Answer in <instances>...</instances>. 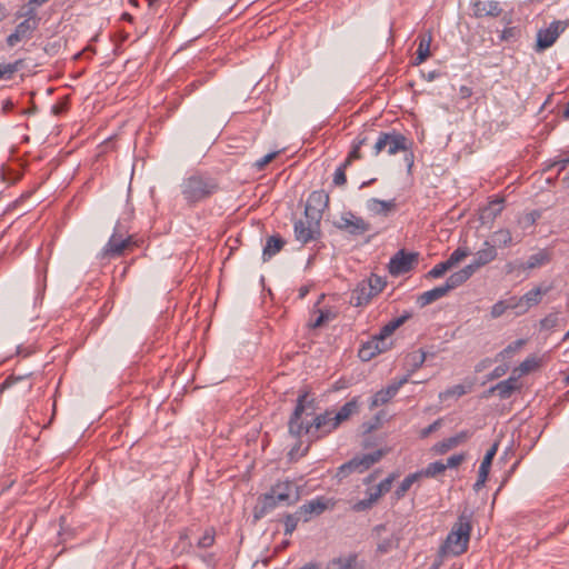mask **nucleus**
<instances>
[{
  "mask_svg": "<svg viewBox=\"0 0 569 569\" xmlns=\"http://www.w3.org/2000/svg\"><path fill=\"white\" fill-rule=\"evenodd\" d=\"M326 415H316L315 399L308 392L299 395L295 409L288 421L289 435L296 439L306 436L313 442L330 433Z\"/></svg>",
  "mask_w": 569,
  "mask_h": 569,
  "instance_id": "nucleus-1",
  "label": "nucleus"
},
{
  "mask_svg": "<svg viewBox=\"0 0 569 569\" xmlns=\"http://www.w3.org/2000/svg\"><path fill=\"white\" fill-rule=\"evenodd\" d=\"M300 487L293 480H278L268 492L258 498L253 518L259 520L278 506H293L300 500Z\"/></svg>",
  "mask_w": 569,
  "mask_h": 569,
  "instance_id": "nucleus-2",
  "label": "nucleus"
},
{
  "mask_svg": "<svg viewBox=\"0 0 569 569\" xmlns=\"http://www.w3.org/2000/svg\"><path fill=\"white\" fill-rule=\"evenodd\" d=\"M181 194L187 204L193 207L211 198L220 190L219 182L208 173L196 172L180 184Z\"/></svg>",
  "mask_w": 569,
  "mask_h": 569,
  "instance_id": "nucleus-3",
  "label": "nucleus"
},
{
  "mask_svg": "<svg viewBox=\"0 0 569 569\" xmlns=\"http://www.w3.org/2000/svg\"><path fill=\"white\" fill-rule=\"evenodd\" d=\"M411 141L401 132L392 129L391 131H380L373 144V154L378 156L381 152H387L389 156H395L399 152H406L405 162L407 163L408 171L413 167V153L410 151Z\"/></svg>",
  "mask_w": 569,
  "mask_h": 569,
  "instance_id": "nucleus-4",
  "label": "nucleus"
},
{
  "mask_svg": "<svg viewBox=\"0 0 569 569\" xmlns=\"http://www.w3.org/2000/svg\"><path fill=\"white\" fill-rule=\"evenodd\" d=\"M471 517L467 510L459 515L441 547L445 553L460 556L467 551L472 529Z\"/></svg>",
  "mask_w": 569,
  "mask_h": 569,
  "instance_id": "nucleus-5",
  "label": "nucleus"
},
{
  "mask_svg": "<svg viewBox=\"0 0 569 569\" xmlns=\"http://www.w3.org/2000/svg\"><path fill=\"white\" fill-rule=\"evenodd\" d=\"M386 455V451L382 449H378L376 451L365 453L361 456H356L350 459L348 462L341 465L338 469L337 476L339 478H345L352 472L362 473L368 470L371 466L381 460V458Z\"/></svg>",
  "mask_w": 569,
  "mask_h": 569,
  "instance_id": "nucleus-6",
  "label": "nucleus"
},
{
  "mask_svg": "<svg viewBox=\"0 0 569 569\" xmlns=\"http://www.w3.org/2000/svg\"><path fill=\"white\" fill-rule=\"evenodd\" d=\"M398 478V473H390L386 479L380 481L375 488L367 490V498L358 500L351 506L355 512H363L370 510L378 500L390 491L393 481Z\"/></svg>",
  "mask_w": 569,
  "mask_h": 569,
  "instance_id": "nucleus-7",
  "label": "nucleus"
},
{
  "mask_svg": "<svg viewBox=\"0 0 569 569\" xmlns=\"http://www.w3.org/2000/svg\"><path fill=\"white\" fill-rule=\"evenodd\" d=\"M131 244V237H123L118 232V227L114 228L113 233L109 238L108 242L97 254V259L100 261H109L123 256L124 250Z\"/></svg>",
  "mask_w": 569,
  "mask_h": 569,
  "instance_id": "nucleus-8",
  "label": "nucleus"
},
{
  "mask_svg": "<svg viewBox=\"0 0 569 569\" xmlns=\"http://www.w3.org/2000/svg\"><path fill=\"white\" fill-rule=\"evenodd\" d=\"M321 220L307 218L306 216L298 219L293 224L295 238L301 244H307L318 240L321 237Z\"/></svg>",
  "mask_w": 569,
  "mask_h": 569,
  "instance_id": "nucleus-9",
  "label": "nucleus"
},
{
  "mask_svg": "<svg viewBox=\"0 0 569 569\" xmlns=\"http://www.w3.org/2000/svg\"><path fill=\"white\" fill-rule=\"evenodd\" d=\"M360 408V397H353L347 401L336 413L333 411L326 410V421L329 431L336 430L342 422L347 421L351 416L358 413Z\"/></svg>",
  "mask_w": 569,
  "mask_h": 569,
  "instance_id": "nucleus-10",
  "label": "nucleus"
},
{
  "mask_svg": "<svg viewBox=\"0 0 569 569\" xmlns=\"http://www.w3.org/2000/svg\"><path fill=\"white\" fill-rule=\"evenodd\" d=\"M568 26L569 20H556L548 28L540 29L537 33L536 50L543 51L550 48Z\"/></svg>",
  "mask_w": 569,
  "mask_h": 569,
  "instance_id": "nucleus-11",
  "label": "nucleus"
},
{
  "mask_svg": "<svg viewBox=\"0 0 569 569\" xmlns=\"http://www.w3.org/2000/svg\"><path fill=\"white\" fill-rule=\"evenodd\" d=\"M336 227L351 236H362L370 230V223L351 211L343 212Z\"/></svg>",
  "mask_w": 569,
  "mask_h": 569,
  "instance_id": "nucleus-12",
  "label": "nucleus"
},
{
  "mask_svg": "<svg viewBox=\"0 0 569 569\" xmlns=\"http://www.w3.org/2000/svg\"><path fill=\"white\" fill-rule=\"evenodd\" d=\"M329 204V194L323 190L312 191L305 206V216L307 218L322 219V214Z\"/></svg>",
  "mask_w": 569,
  "mask_h": 569,
  "instance_id": "nucleus-13",
  "label": "nucleus"
},
{
  "mask_svg": "<svg viewBox=\"0 0 569 569\" xmlns=\"http://www.w3.org/2000/svg\"><path fill=\"white\" fill-rule=\"evenodd\" d=\"M418 259V253L399 250L389 261V272L392 276H400L409 272Z\"/></svg>",
  "mask_w": 569,
  "mask_h": 569,
  "instance_id": "nucleus-14",
  "label": "nucleus"
},
{
  "mask_svg": "<svg viewBox=\"0 0 569 569\" xmlns=\"http://www.w3.org/2000/svg\"><path fill=\"white\" fill-rule=\"evenodd\" d=\"M38 27V22L30 21V19H23L20 23L17 24L13 32L7 37V46L9 48H13L21 41L30 40Z\"/></svg>",
  "mask_w": 569,
  "mask_h": 569,
  "instance_id": "nucleus-15",
  "label": "nucleus"
},
{
  "mask_svg": "<svg viewBox=\"0 0 569 569\" xmlns=\"http://www.w3.org/2000/svg\"><path fill=\"white\" fill-rule=\"evenodd\" d=\"M408 382V376H405L400 380L390 383L383 389L377 391L370 399L369 409L373 410L375 408L388 403L399 391V389Z\"/></svg>",
  "mask_w": 569,
  "mask_h": 569,
  "instance_id": "nucleus-16",
  "label": "nucleus"
},
{
  "mask_svg": "<svg viewBox=\"0 0 569 569\" xmlns=\"http://www.w3.org/2000/svg\"><path fill=\"white\" fill-rule=\"evenodd\" d=\"M473 16L476 18H497L501 14L502 8L500 2L496 0H477L471 4Z\"/></svg>",
  "mask_w": 569,
  "mask_h": 569,
  "instance_id": "nucleus-17",
  "label": "nucleus"
},
{
  "mask_svg": "<svg viewBox=\"0 0 569 569\" xmlns=\"http://www.w3.org/2000/svg\"><path fill=\"white\" fill-rule=\"evenodd\" d=\"M498 442H495L486 452L478 471V479L473 485V489L479 491L486 483L492 460L498 450Z\"/></svg>",
  "mask_w": 569,
  "mask_h": 569,
  "instance_id": "nucleus-18",
  "label": "nucleus"
},
{
  "mask_svg": "<svg viewBox=\"0 0 569 569\" xmlns=\"http://www.w3.org/2000/svg\"><path fill=\"white\" fill-rule=\"evenodd\" d=\"M328 508L327 500L323 497L309 500L297 510L301 515L302 521L308 522L312 515L319 516Z\"/></svg>",
  "mask_w": 569,
  "mask_h": 569,
  "instance_id": "nucleus-19",
  "label": "nucleus"
},
{
  "mask_svg": "<svg viewBox=\"0 0 569 569\" xmlns=\"http://www.w3.org/2000/svg\"><path fill=\"white\" fill-rule=\"evenodd\" d=\"M471 433L468 430H462L457 435L446 438L442 441L435 445L433 450L438 455H445L452 448L466 442L470 438Z\"/></svg>",
  "mask_w": 569,
  "mask_h": 569,
  "instance_id": "nucleus-20",
  "label": "nucleus"
},
{
  "mask_svg": "<svg viewBox=\"0 0 569 569\" xmlns=\"http://www.w3.org/2000/svg\"><path fill=\"white\" fill-rule=\"evenodd\" d=\"M373 297L375 296L372 293V289H370V283H366V280H362L352 291L350 303L355 307H362L368 305Z\"/></svg>",
  "mask_w": 569,
  "mask_h": 569,
  "instance_id": "nucleus-21",
  "label": "nucleus"
},
{
  "mask_svg": "<svg viewBox=\"0 0 569 569\" xmlns=\"http://www.w3.org/2000/svg\"><path fill=\"white\" fill-rule=\"evenodd\" d=\"M396 199L380 200L377 198H371L367 201V209L377 216L387 217L391 211L396 210Z\"/></svg>",
  "mask_w": 569,
  "mask_h": 569,
  "instance_id": "nucleus-22",
  "label": "nucleus"
},
{
  "mask_svg": "<svg viewBox=\"0 0 569 569\" xmlns=\"http://www.w3.org/2000/svg\"><path fill=\"white\" fill-rule=\"evenodd\" d=\"M362 563L359 562L357 553H349L346 557H337L331 559L327 569H362Z\"/></svg>",
  "mask_w": 569,
  "mask_h": 569,
  "instance_id": "nucleus-23",
  "label": "nucleus"
},
{
  "mask_svg": "<svg viewBox=\"0 0 569 569\" xmlns=\"http://www.w3.org/2000/svg\"><path fill=\"white\" fill-rule=\"evenodd\" d=\"M519 388L518 379L509 377L489 389V393L497 392L500 399H508Z\"/></svg>",
  "mask_w": 569,
  "mask_h": 569,
  "instance_id": "nucleus-24",
  "label": "nucleus"
},
{
  "mask_svg": "<svg viewBox=\"0 0 569 569\" xmlns=\"http://www.w3.org/2000/svg\"><path fill=\"white\" fill-rule=\"evenodd\" d=\"M497 258V249L495 244L485 241L483 248L475 253L473 261L481 268Z\"/></svg>",
  "mask_w": 569,
  "mask_h": 569,
  "instance_id": "nucleus-25",
  "label": "nucleus"
},
{
  "mask_svg": "<svg viewBox=\"0 0 569 569\" xmlns=\"http://www.w3.org/2000/svg\"><path fill=\"white\" fill-rule=\"evenodd\" d=\"M412 317V312L405 311L400 317H397L386 323L377 335L379 339H388L399 327Z\"/></svg>",
  "mask_w": 569,
  "mask_h": 569,
  "instance_id": "nucleus-26",
  "label": "nucleus"
},
{
  "mask_svg": "<svg viewBox=\"0 0 569 569\" xmlns=\"http://www.w3.org/2000/svg\"><path fill=\"white\" fill-rule=\"evenodd\" d=\"M284 244H286V241L279 234L270 236L267 239L266 244L263 247V251H262L263 261H268L269 259H271L274 254H277L283 248Z\"/></svg>",
  "mask_w": 569,
  "mask_h": 569,
  "instance_id": "nucleus-27",
  "label": "nucleus"
},
{
  "mask_svg": "<svg viewBox=\"0 0 569 569\" xmlns=\"http://www.w3.org/2000/svg\"><path fill=\"white\" fill-rule=\"evenodd\" d=\"M447 293H448V290L446 289L445 284L435 287L431 290L422 292L418 297L417 302L419 303L420 307H426V306L443 298L445 296H447Z\"/></svg>",
  "mask_w": 569,
  "mask_h": 569,
  "instance_id": "nucleus-28",
  "label": "nucleus"
},
{
  "mask_svg": "<svg viewBox=\"0 0 569 569\" xmlns=\"http://www.w3.org/2000/svg\"><path fill=\"white\" fill-rule=\"evenodd\" d=\"M318 317L309 322V328L317 329L338 317V311L332 308L318 309Z\"/></svg>",
  "mask_w": 569,
  "mask_h": 569,
  "instance_id": "nucleus-29",
  "label": "nucleus"
},
{
  "mask_svg": "<svg viewBox=\"0 0 569 569\" xmlns=\"http://www.w3.org/2000/svg\"><path fill=\"white\" fill-rule=\"evenodd\" d=\"M419 44L416 51V58L413 64L418 66L422 63L430 56V43L431 36L430 34H420L419 36Z\"/></svg>",
  "mask_w": 569,
  "mask_h": 569,
  "instance_id": "nucleus-30",
  "label": "nucleus"
},
{
  "mask_svg": "<svg viewBox=\"0 0 569 569\" xmlns=\"http://www.w3.org/2000/svg\"><path fill=\"white\" fill-rule=\"evenodd\" d=\"M550 290L549 287L541 288L536 287L532 290H529L522 296V301L526 303V310L528 311L531 307H535L540 303L541 297L548 293Z\"/></svg>",
  "mask_w": 569,
  "mask_h": 569,
  "instance_id": "nucleus-31",
  "label": "nucleus"
},
{
  "mask_svg": "<svg viewBox=\"0 0 569 569\" xmlns=\"http://www.w3.org/2000/svg\"><path fill=\"white\" fill-rule=\"evenodd\" d=\"M378 340H375V336L363 342L359 350H358V357L362 361H370L372 358H375L377 355H379V348H378Z\"/></svg>",
  "mask_w": 569,
  "mask_h": 569,
  "instance_id": "nucleus-32",
  "label": "nucleus"
},
{
  "mask_svg": "<svg viewBox=\"0 0 569 569\" xmlns=\"http://www.w3.org/2000/svg\"><path fill=\"white\" fill-rule=\"evenodd\" d=\"M426 359H427V353L422 349L410 352L407 356V358H406L407 365L410 367L409 373L407 375L408 378L410 377L411 373L416 372L418 369H420L423 366Z\"/></svg>",
  "mask_w": 569,
  "mask_h": 569,
  "instance_id": "nucleus-33",
  "label": "nucleus"
},
{
  "mask_svg": "<svg viewBox=\"0 0 569 569\" xmlns=\"http://www.w3.org/2000/svg\"><path fill=\"white\" fill-rule=\"evenodd\" d=\"M368 142V137L363 134H359L352 143V148L345 159L343 163L348 167L352 163V161L361 158L360 149Z\"/></svg>",
  "mask_w": 569,
  "mask_h": 569,
  "instance_id": "nucleus-34",
  "label": "nucleus"
},
{
  "mask_svg": "<svg viewBox=\"0 0 569 569\" xmlns=\"http://www.w3.org/2000/svg\"><path fill=\"white\" fill-rule=\"evenodd\" d=\"M420 479V473L413 472L408 475L397 487L393 492L395 499L400 500L405 497L406 492L411 488V486Z\"/></svg>",
  "mask_w": 569,
  "mask_h": 569,
  "instance_id": "nucleus-35",
  "label": "nucleus"
},
{
  "mask_svg": "<svg viewBox=\"0 0 569 569\" xmlns=\"http://www.w3.org/2000/svg\"><path fill=\"white\" fill-rule=\"evenodd\" d=\"M549 253L546 250H540L539 252L533 253L528 258V261L525 263L526 270L541 267L549 262Z\"/></svg>",
  "mask_w": 569,
  "mask_h": 569,
  "instance_id": "nucleus-36",
  "label": "nucleus"
},
{
  "mask_svg": "<svg viewBox=\"0 0 569 569\" xmlns=\"http://www.w3.org/2000/svg\"><path fill=\"white\" fill-rule=\"evenodd\" d=\"M447 470V466H445L441 461H435L429 463L425 469L417 471L420 473V478H433Z\"/></svg>",
  "mask_w": 569,
  "mask_h": 569,
  "instance_id": "nucleus-37",
  "label": "nucleus"
},
{
  "mask_svg": "<svg viewBox=\"0 0 569 569\" xmlns=\"http://www.w3.org/2000/svg\"><path fill=\"white\" fill-rule=\"evenodd\" d=\"M492 240L500 248L509 247L512 243V234L508 229H499L493 232Z\"/></svg>",
  "mask_w": 569,
  "mask_h": 569,
  "instance_id": "nucleus-38",
  "label": "nucleus"
},
{
  "mask_svg": "<svg viewBox=\"0 0 569 569\" xmlns=\"http://www.w3.org/2000/svg\"><path fill=\"white\" fill-rule=\"evenodd\" d=\"M302 520L301 515L298 513V510L293 513L286 515L283 519L284 525V535L290 536L297 529L299 521Z\"/></svg>",
  "mask_w": 569,
  "mask_h": 569,
  "instance_id": "nucleus-39",
  "label": "nucleus"
},
{
  "mask_svg": "<svg viewBox=\"0 0 569 569\" xmlns=\"http://www.w3.org/2000/svg\"><path fill=\"white\" fill-rule=\"evenodd\" d=\"M21 64H22V60H17L11 63L0 64V80L11 79L12 76L19 70Z\"/></svg>",
  "mask_w": 569,
  "mask_h": 569,
  "instance_id": "nucleus-40",
  "label": "nucleus"
},
{
  "mask_svg": "<svg viewBox=\"0 0 569 569\" xmlns=\"http://www.w3.org/2000/svg\"><path fill=\"white\" fill-rule=\"evenodd\" d=\"M398 539L395 538L393 536L385 538L377 545V553L386 555L390 552L392 549L398 548Z\"/></svg>",
  "mask_w": 569,
  "mask_h": 569,
  "instance_id": "nucleus-41",
  "label": "nucleus"
},
{
  "mask_svg": "<svg viewBox=\"0 0 569 569\" xmlns=\"http://www.w3.org/2000/svg\"><path fill=\"white\" fill-rule=\"evenodd\" d=\"M467 281V279L463 277L462 272L459 270V271H456L453 273H451L446 282L443 283L446 289L449 291L458 288L459 286H461L462 283H465Z\"/></svg>",
  "mask_w": 569,
  "mask_h": 569,
  "instance_id": "nucleus-42",
  "label": "nucleus"
},
{
  "mask_svg": "<svg viewBox=\"0 0 569 569\" xmlns=\"http://www.w3.org/2000/svg\"><path fill=\"white\" fill-rule=\"evenodd\" d=\"M502 202L503 199L491 201L489 206L483 209V217L495 219L503 209Z\"/></svg>",
  "mask_w": 569,
  "mask_h": 569,
  "instance_id": "nucleus-43",
  "label": "nucleus"
},
{
  "mask_svg": "<svg viewBox=\"0 0 569 569\" xmlns=\"http://www.w3.org/2000/svg\"><path fill=\"white\" fill-rule=\"evenodd\" d=\"M470 254V251L468 248L459 247L457 248L450 257L446 260L450 268H453L457 263L462 261L465 258H467Z\"/></svg>",
  "mask_w": 569,
  "mask_h": 569,
  "instance_id": "nucleus-44",
  "label": "nucleus"
},
{
  "mask_svg": "<svg viewBox=\"0 0 569 569\" xmlns=\"http://www.w3.org/2000/svg\"><path fill=\"white\" fill-rule=\"evenodd\" d=\"M525 343H526V341L523 339H518V340L509 343L503 350H501L498 353V357L501 359L509 358L510 356H512L513 353L519 351L523 347Z\"/></svg>",
  "mask_w": 569,
  "mask_h": 569,
  "instance_id": "nucleus-45",
  "label": "nucleus"
},
{
  "mask_svg": "<svg viewBox=\"0 0 569 569\" xmlns=\"http://www.w3.org/2000/svg\"><path fill=\"white\" fill-rule=\"evenodd\" d=\"M507 309H512L517 311V315H523L527 312L526 303L522 301V297H510L505 300Z\"/></svg>",
  "mask_w": 569,
  "mask_h": 569,
  "instance_id": "nucleus-46",
  "label": "nucleus"
},
{
  "mask_svg": "<svg viewBox=\"0 0 569 569\" xmlns=\"http://www.w3.org/2000/svg\"><path fill=\"white\" fill-rule=\"evenodd\" d=\"M16 17L18 19H30V21L40 22V18L38 17L37 8L31 7L30 3H27L24 10L17 11Z\"/></svg>",
  "mask_w": 569,
  "mask_h": 569,
  "instance_id": "nucleus-47",
  "label": "nucleus"
},
{
  "mask_svg": "<svg viewBox=\"0 0 569 569\" xmlns=\"http://www.w3.org/2000/svg\"><path fill=\"white\" fill-rule=\"evenodd\" d=\"M451 268L448 264V262L447 261H442L440 263H437L432 269H430L428 271V273L426 274V277L427 278H432V279L441 278Z\"/></svg>",
  "mask_w": 569,
  "mask_h": 569,
  "instance_id": "nucleus-48",
  "label": "nucleus"
},
{
  "mask_svg": "<svg viewBox=\"0 0 569 569\" xmlns=\"http://www.w3.org/2000/svg\"><path fill=\"white\" fill-rule=\"evenodd\" d=\"M559 316L558 313H549L543 319L540 320V328L543 330H551L559 325Z\"/></svg>",
  "mask_w": 569,
  "mask_h": 569,
  "instance_id": "nucleus-49",
  "label": "nucleus"
},
{
  "mask_svg": "<svg viewBox=\"0 0 569 569\" xmlns=\"http://www.w3.org/2000/svg\"><path fill=\"white\" fill-rule=\"evenodd\" d=\"M214 543V530L212 528L207 529L202 537L198 541V547L206 549L210 548Z\"/></svg>",
  "mask_w": 569,
  "mask_h": 569,
  "instance_id": "nucleus-50",
  "label": "nucleus"
},
{
  "mask_svg": "<svg viewBox=\"0 0 569 569\" xmlns=\"http://www.w3.org/2000/svg\"><path fill=\"white\" fill-rule=\"evenodd\" d=\"M348 166L343 162L336 169V172L333 174V183L335 186H345L347 183V176L346 170Z\"/></svg>",
  "mask_w": 569,
  "mask_h": 569,
  "instance_id": "nucleus-51",
  "label": "nucleus"
},
{
  "mask_svg": "<svg viewBox=\"0 0 569 569\" xmlns=\"http://www.w3.org/2000/svg\"><path fill=\"white\" fill-rule=\"evenodd\" d=\"M366 283H370V289H372L373 296L380 293L386 284V282L376 274H372L368 280H366Z\"/></svg>",
  "mask_w": 569,
  "mask_h": 569,
  "instance_id": "nucleus-52",
  "label": "nucleus"
},
{
  "mask_svg": "<svg viewBox=\"0 0 569 569\" xmlns=\"http://www.w3.org/2000/svg\"><path fill=\"white\" fill-rule=\"evenodd\" d=\"M441 425H442L441 418L435 420L431 425H429L428 427L423 428L420 431V438L425 439V438L429 437L432 432L437 431L441 427Z\"/></svg>",
  "mask_w": 569,
  "mask_h": 569,
  "instance_id": "nucleus-53",
  "label": "nucleus"
},
{
  "mask_svg": "<svg viewBox=\"0 0 569 569\" xmlns=\"http://www.w3.org/2000/svg\"><path fill=\"white\" fill-rule=\"evenodd\" d=\"M506 310H508V309L506 307L505 300H499L491 307L490 313H491V317L496 319V318L501 317L506 312Z\"/></svg>",
  "mask_w": 569,
  "mask_h": 569,
  "instance_id": "nucleus-54",
  "label": "nucleus"
},
{
  "mask_svg": "<svg viewBox=\"0 0 569 569\" xmlns=\"http://www.w3.org/2000/svg\"><path fill=\"white\" fill-rule=\"evenodd\" d=\"M278 156V152L277 151H273V152H270L266 156H263L262 158H260L259 160L256 161L254 163V167L258 169V170H262L268 163H270L276 157Z\"/></svg>",
  "mask_w": 569,
  "mask_h": 569,
  "instance_id": "nucleus-55",
  "label": "nucleus"
},
{
  "mask_svg": "<svg viewBox=\"0 0 569 569\" xmlns=\"http://www.w3.org/2000/svg\"><path fill=\"white\" fill-rule=\"evenodd\" d=\"M505 270H506V273L507 274H511V273H515L517 271H525L526 270V267H525V263L523 262H520V261H510V262H507L506 266H505Z\"/></svg>",
  "mask_w": 569,
  "mask_h": 569,
  "instance_id": "nucleus-56",
  "label": "nucleus"
},
{
  "mask_svg": "<svg viewBox=\"0 0 569 569\" xmlns=\"http://www.w3.org/2000/svg\"><path fill=\"white\" fill-rule=\"evenodd\" d=\"M465 458L466 457L463 453L452 455L451 457H449L447 459V462L445 463V466H447V469L448 468H457L458 466H460L462 463Z\"/></svg>",
  "mask_w": 569,
  "mask_h": 569,
  "instance_id": "nucleus-57",
  "label": "nucleus"
},
{
  "mask_svg": "<svg viewBox=\"0 0 569 569\" xmlns=\"http://www.w3.org/2000/svg\"><path fill=\"white\" fill-rule=\"evenodd\" d=\"M480 267L472 260L469 264L460 269L463 277L468 280Z\"/></svg>",
  "mask_w": 569,
  "mask_h": 569,
  "instance_id": "nucleus-58",
  "label": "nucleus"
},
{
  "mask_svg": "<svg viewBox=\"0 0 569 569\" xmlns=\"http://www.w3.org/2000/svg\"><path fill=\"white\" fill-rule=\"evenodd\" d=\"M467 393V389L463 385H456L446 390L447 396L461 397Z\"/></svg>",
  "mask_w": 569,
  "mask_h": 569,
  "instance_id": "nucleus-59",
  "label": "nucleus"
},
{
  "mask_svg": "<svg viewBox=\"0 0 569 569\" xmlns=\"http://www.w3.org/2000/svg\"><path fill=\"white\" fill-rule=\"evenodd\" d=\"M24 377L23 376H19V377H16L13 375L9 376L0 386V390L3 391L6 389H9L10 387H12L17 381L19 380H22Z\"/></svg>",
  "mask_w": 569,
  "mask_h": 569,
  "instance_id": "nucleus-60",
  "label": "nucleus"
},
{
  "mask_svg": "<svg viewBox=\"0 0 569 569\" xmlns=\"http://www.w3.org/2000/svg\"><path fill=\"white\" fill-rule=\"evenodd\" d=\"M375 340H378L377 342H378L379 353L386 352L392 346V343L387 341V339H385V338L379 339L378 336H375Z\"/></svg>",
  "mask_w": 569,
  "mask_h": 569,
  "instance_id": "nucleus-61",
  "label": "nucleus"
},
{
  "mask_svg": "<svg viewBox=\"0 0 569 569\" xmlns=\"http://www.w3.org/2000/svg\"><path fill=\"white\" fill-rule=\"evenodd\" d=\"M537 362L535 359H526L521 362L520 369L522 372L527 373L531 371L536 367Z\"/></svg>",
  "mask_w": 569,
  "mask_h": 569,
  "instance_id": "nucleus-62",
  "label": "nucleus"
},
{
  "mask_svg": "<svg viewBox=\"0 0 569 569\" xmlns=\"http://www.w3.org/2000/svg\"><path fill=\"white\" fill-rule=\"evenodd\" d=\"M506 371H507L506 367L498 366V367L495 368V370L491 372L490 376H491V378H499L502 375H505Z\"/></svg>",
  "mask_w": 569,
  "mask_h": 569,
  "instance_id": "nucleus-63",
  "label": "nucleus"
},
{
  "mask_svg": "<svg viewBox=\"0 0 569 569\" xmlns=\"http://www.w3.org/2000/svg\"><path fill=\"white\" fill-rule=\"evenodd\" d=\"M320 568H321V566H320V563H319V562L310 561V562H308V563L303 565V566H302L301 568H299V569H320Z\"/></svg>",
  "mask_w": 569,
  "mask_h": 569,
  "instance_id": "nucleus-64",
  "label": "nucleus"
}]
</instances>
